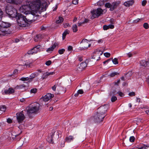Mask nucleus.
I'll list each match as a JSON object with an SVG mask.
<instances>
[{
    "mask_svg": "<svg viewBox=\"0 0 149 149\" xmlns=\"http://www.w3.org/2000/svg\"><path fill=\"white\" fill-rule=\"evenodd\" d=\"M57 86H58L57 85V84H56L53 86L52 87V88L54 91H56V88L57 90Z\"/></svg>",
    "mask_w": 149,
    "mask_h": 149,
    "instance_id": "obj_39",
    "label": "nucleus"
},
{
    "mask_svg": "<svg viewBox=\"0 0 149 149\" xmlns=\"http://www.w3.org/2000/svg\"><path fill=\"white\" fill-rule=\"evenodd\" d=\"M22 112V111L16 114L17 120L19 123H22L25 118Z\"/></svg>",
    "mask_w": 149,
    "mask_h": 149,
    "instance_id": "obj_13",
    "label": "nucleus"
},
{
    "mask_svg": "<svg viewBox=\"0 0 149 149\" xmlns=\"http://www.w3.org/2000/svg\"><path fill=\"white\" fill-rule=\"evenodd\" d=\"M78 60L79 61H83V58L81 56H80L78 57Z\"/></svg>",
    "mask_w": 149,
    "mask_h": 149,
    "instance_id": "obj_60",
    "label": "nucleus"
},
{
    "mask_svg": "<svg viewBox=\"0 0 149 149\" xmlns=\"http://www.w3.org/2000/svg\"><path fill=\"white\" fill-rule=\"evenodd\" d=\"M104 55L105 57H109L110 56V54L109 53L106 52L104 53Z\"/></svg>",
    "mask_w": 149,
    "mask_h": 149,
    "instance_id": "obj_46",
    "label": "nucleus"
},
{
    "mask_svg": "<svg viewBox=\"0 0 149 149\" xmlns=\"http://www.w3.org/2000/svg\"><path fill=\"white\" fill-rule=\"evenodd\" d=\"M54 97L53 94L50 93H47L45 95L40 98V100L44 102H48Z\"/></svg>",
    "mask_w": 149,
    "mask_h": 149,
    "instance_id": "obj_10",
    "label": "nucleus"
},
{
    "mask_svg": "<svg viewBox=\"0 0 149 149\" xmlns=\"http://www.w3.org/2000/svg\"><path fill=\"white\" fill-rule=\"evenodd\" d=\"M6 29L0 27V32H1L0 34H3V35H4V34L7 33V31L6 30Z\"/></svg>",
    "mask_w": 149,
    "mask_h": 149,
    "instance_id": "obj_24",
    "label": "nucleus"
},
{
    "mask_svg": "<svg viewBox=\"0 0 149 149\" xmlns=\"http://www.w3.org/2000/svg\"><path fill=\"white\" fill-rule=\"evenodd\" d=\"M112 62L113 63L115 64H117L118 63V59L116 58H114V59H112Z\"/></svg>",
    "mask_w": 149,
    "mask_h": 149,
    "instance_id": "obj_38",
    "label": "nucleus"
},
{
    "mask_svg": "<svg viewBox=\"0 0 149 149\" xmlns=\"http://www.w3.org/2000/svg\"><path fill=\"white\" fill-rule=\"evenodd\" d=\"M70 33V31L67 29L62 34L63 39L64 40L67 34H69Z\"/></svg>",
    "mask_w": 149,
    "mask_h": 149,
    "instance_id": "obj_25",
    "label": "nucleus"
},
{
    "mask_svg": "<svg viewBox=\"0 0 149 149\" xmlns=\"http://www.w3.org/2000/svg\"><path fill=\"white\" fill-rule=\"evenodd\" d=\"M82 44L81 50L85 49L90 47L91 44H88V40L86 39H83L80 42V44Z\"/></svg>",
    "mask_w": 149,
    "mask_h": 149,
    "instance_id": "obj_12",
    "label": "nucleus"
},
{
    "mask_svg": "<svg viewBox=\"0 0 149 149\" xmlns=\"http://www.w3.org/2000/svg\"><path fill=\"white\" fill-rule=\"evenodd\" d=\"M26 87V86L24 84H22L20 85H17L16 88L17 89H22Z\"/></svg>",
    "mask_w": 149,
    "mask_h": 149,
    "instance_id": "obj_32",
    "label": "nucleus"
},
{
    "mask_svg": "<svg viewBox=\"0 0 149 149\" xmlns=\"http://www.w3.org/2000/svg\"><path fill=\"white\" fill-rule=\"evenodd\" d=\"M40 47L41 46L40 45H37L29 51L27 52V53L29 54H36L38 52L40 51Z\"/></svg>",
    "mask_w": 149,
    "mask_h": 149,
    "instance_id": "obj_11",
    "label": "nucleus"
},
{
    "mask_svg": "<svg viewBox=\"0 0 149 149\" xmlns=\"http://www.w3.org/2000/svg\"><path fill=\"white\" fill-rule=\"evenodd\" d=\"M108 26L109 29H113L114 28V26L113 24H109V25H108Z\"/></svg>",
    "mask_w": 149,
    "mask_h": 149,
    "instance_id": "obj_51",
    "label": "nucleus"
},
{
    "mask_svg": "<svg viewBox=\"0 0 149 149\" xmlns=\"http://www.w3.org/2000/svg\"><path fill=\"white\" fill-rule=\"evenodd\" d=\"M103 53L102 49L99 48L96 49L94 52L93 55L92 57V59H94L95 61L99 60L100 59V56Z\"/></svg>",
    "mask_w": 149,
    "mask_h": 149,
    "instance_id": "obj_7",
    "label": "nucleus"
},
{
    "mask_svg": "<svg viewBox=\"0 0 149 149\" xmlns=\"http://www.w3.org/2000/svg\"><path fill=\"white\" fill-rule=\"evenodd\" d=\"M148 146L146 145H143V146L139 147L138 148V149H147V148H148Z\"/></svg>",
    "mask_w": 149,
    "mask_h": 149,
    "instance_id": "obj_43",
    "label": "nucleus"
},
{
    "mask_svg": "<svg viewBox=\"0 0 149 149\" xmlns=\"http://www.w3.org/2000/svg\"><path fill=\"white\" fill-rule=\"evenodd\" d=\"M57 85L58 86V92L57 93L59 94V92L62 91H63V92L65 93V88L62 86L61 83L58 82L57 83Z\"/></svg>",
    "mask_w": 149,
    "mask_h": 149,
    "instance_id": "obj_15",
    "label": "nucleus"
},
{
    "mask_svg": "<svg viewBox=\"0 0 149 149\" xmlns=\"http://www.w3.org/2000/svg\"><path fill=\"white\" fill-rule=\"evenodd\" d=\"M72 48L73 47L72 46H69L68 47V49L69 51H70L72 50Z\"/></svg>",
    "mask_w": 149,
    "mask_h": 149,
    "instance_id": "obj_57",
    "label": "nucleus"
},
{
    "mask_svg": "<svg viewBox=\"0 0 149 149\" xmlns=\"http://www.w3.org/2000/svg\"><path fill=\"white\" fill-rule=\"evenodd\" d=\"M108 0H100L98 3L99 5L101 6L104 4V3L108 1Z\"/></svg>",
    "mask_w": 149,
    "mask_h": 149,
    "instance_id": "obj_31",
    "label": "nucleus"
},
{
    "mask_svg": "<svg viewBox=\"0 0 149 149\" xmlns=\"http://www.w3.org/2000/svg\"><path fill=\"white\" fill-rule=\"evenodd\" d=\"M134 0H130L125 2L124 3V5L125 6L129 7L132 5L134 3Z\"/></svg>",
    "mask_w": 149,
    "mask_h": 149,
    "instance_id": "obj_19",
    "label": "nucleus"
},
{
    "mask_svg": "<svg viewBox=\"0 0 149 149\" xmlns=\"http://www.w3.org/2000/svg\"><path fill=\"white\" fill-rule=\"evenodd\" d=\"M144 28L146 29H147L149 28V25L147 23H145L143 24Z\"/></svg>",
    "mask_w": 149,
    "mask_h": 149,
    "instance_id": "obj_36",
    "label": "nucleus"
},
{
    "mask_svg": "<svg viewBox=\"0 0 149 149\" xmlns=\"http://www.w3.org/2000/svg\"><path fill=\"white\" fill-rule=\"evenodd\" d=\"M10 26V24L6 22H1L0 23V27L7 29V28Z\"/></svg>",
    "mask_w": 149,
    "mask_h": 149,
    "instance_id": "obj_18",
    "label": "nucleus"
},
{
    "mask_svg": "<svg viewBox=\"0 0 149 149\" xmlns=\"http://www.w3.org/2000/svg\"><path fill=\"white\" fill-rule=\"evenodd\" d=\"M6 13L12 17H17L18 14H17L16 10L14 8L9 7L6 8Z\"/></svg>",
    "mask_w": 149,
    "mask_h": 149,
    "instance_id": "obj_4",
    "label": "nucleus"
},
{
    "mask_svg": "<svg viewBox=\"0 0 149 149\" xmlns=\"http://www.w3.org/2000/svg\"><path fill=\"white\" fill-rule=\"evenodd\" d=\"M33 12L31 10L29 12H28L27 14H25L26 15L24 16L26 19V21L27 22L28 24L29 22H33L34 21L33 18L36 13Z\"/></svg>",
    "mask_w": 149,
    "mask_h": 149,
    "instance_id": "obj_8",
    "label": "nucleus"
},
{
    "mask_svg": "<svg viewBox=\"0 0 149 149\" xmlns=\"http://www.w3.org/2000/svg\"><path fill=\"white\" fill-rule=\"evenodd\" d=\"M118 94L119 95H120L121 97H123L124 96L123 93L120 91L118 92Z\"/></svg>",
    "mask_w": 149,
    "mask_h": 149,
    "instance_id": "obj_53",
    "label": "nucleus"
},
{
    "mask_svg": "<svg viewBox=\"0 0 149 149\" xmlns=\"http://www.w3.org/2000/svg\"><path fill=\"white\" fill-rule=\"evenodd\" d=\"M86 62H82L78 65L77 70L80 71H81L84 70L87 66Z\"/></svg>",
    "mask_w": 149,
    "mask_h": 149,
    "instance_id": "obj_16",
    "label": "nucleus"
},
{
    "mask_svg": "<svg viewBox=\"0 0 149 149\" xmlns=\"http://www.w3.org/2000/svg\"><path fill=\"white\" fill-rule=\"evenodd\" d=\"M37 89L36 88H33L32 89L31 91L30 92L31 93H35L37 92Z\"/></svg>",
    "mask_w": 149,
    "mask_h": 149,
    "instance_id": "obj_44",
    "label": "nucleus"
},
{
    "mask_svg": "<svg viewBox=\"0 0 149 149\" xmlns=\"http://www.w3.org/2000/svg\"><path fill=\"white\" fill-rule=\"evenodd\" d=\"M119 74L118 73L116 72H113L110 74L109 76L111 77H113L116 75H117Z\"/></svg>",
    "mask_w": 149,
    "mask_h": 149,
    "instance_id": "obj_35",
    "label": "nucleus"
},
{
    "mask_svg": "<svg viewBox=\"0 0 149 149\" xmlns=\"http://www.w3.org/2000/svg\"><path fill=\"white\" fill-rule=\"evenodd\" d=\"M55 74V72H47L44 74L42 77V79H44L46 78L49 75H51L54 74Z\"/></svg>",
    "mask_w": 149,
    "mask_h": 149,
    "instance_id": "obj_22",
    "label": "nucleus"
},
{
    "mask_svg": "<svg viewBox=\"0 0 149 149\" xmlns=\"http://www.w3.org/2000/svg\"><path fill=\"white\" fill-rule=\"evenodd\" d=\"M29 9V8L27 5H24L20 7L19 10L21 13L26 14L28 12H29V11H28Z\"/></svg>",
    "mask_w": 149,
    "mask_h": 149,
    "instance_id": "obj_14",
    "label": "nucleus"
},
{
    "mask_svg": "<svg viewBox=\"0 0 149 149\" xmlns=\"http://www.w3.org/2000/svg\"><path fill=\"white\" fill-rule=\"evenodd\" d=\"M147 3V1L146 0H144L142 2V5L143 6H144L146 5Z\"/></svg>",
    "mask_w": 149,
    "mask_h": 149,
    "instance_id": "obj_47",
    "label": "nucleus"
},
{
    "mask_svg": "<svg viewBox=\"0 0 149 149\" xmlns=\"http://www.w3.org/2000/svg\"><path fill=\"white\" fill-rule=\"evenodd\" d=\"M15 92L14 89L12 88H9L8 89H6L4 93H3V94H8L13 93Z\"/></svg>",
    "mask_w": 149,
    "mask_h": 149,
    "instance_id": "obj_17",
    "label": "nucleus"
},
{
    "mask_svg": "<svg viewBox=\"0 0 149 149\" xmlns=\"http://www.w3.org/2000/svg\"><path fill=\"white\" fill-rule=\"evenodd\" d=\"M128 57L130 58L132 56V54L130 52H129L128 54H127Z\"/></svg>",
    "mask_w": 149,
    "mask_h": 149,
    "instance_id": "obj_58",
    "label": "nucleus"
},
{
    "mask_svg": "<svg viewBox=\"0 0 149 149\" xmlns=\"http://www.w3.org/2000/svg\"><path fill=\"white\" fill-rule=\"evenodd\" d=\"M103 42V40L102 39H101L98 40V42L99 43H102Z\"/></svg>",
    "mask_w": 149,
    "mask_h": 149,
    "instance_id": "obj_62",
    "label": "nucleus"
},
{
    "mask_svg": "<svg viewBox=\"0 0 149 149\" xmlns=\"http://www.w3.org/2000/svg\"><path fill=\"white\" fill-rule=\"evenodd\" d=\"M52 61L50 60L47 61L45 63V64L47 65H49L51 63Z\"/></svg>",
    "mask_w": 149,
    "mask_h": 149,
    "instance_id": "obj_48",
    "label": "nucleus"
},
{
    "mask_svg": "<svg viewBox=\"0 0 149 149\" xmlns=\"http://www.w3.org/2000/svg\"><path fill=\"white\" fill-rule=\"evenodd\" d=\"M79 94H82L84 92L82 89H80L77 91Z\"/></svg>",
    "mask_w": 149,
    "mask_h": 149,
    "instance_id": "obj_52",
    "label": "nucleus"
},
{
    "mask_svg": "<svg viewBox=\"0 0 149 149\" xmlns=\"http://www.w3.org/2000/svg\"><path fill=\"white\" fill-rule=\"evenodd\" d=\"M117 100V98L115 96H113L112 97L111 99V101L113 102L116 101Z\"/></svg>",
    "mask_w": 149,
    "mask_h": 149,
    "instance_id": "obj_41",
    "label": "nucleus"
},
{
    "mask_svg": "<svg viewBox=\"0 0 149 149\" xmlns=\"http://www.w3.org/2000/svg\"><path fill=\"white\" fill-rule=\"evenodd\" d=\"M29 79V78L28 77H22L19 80L22 81H27Z\"/></svg>",
    "mask_w": 149,
    "mask_h": 149,
    "instance_id": "obj_40",
    "label": "nucleus"
},
{
    "mask_svg": "<svg viewBox=\"0 0 149 149\" xmlns=\"http://www.w3.org/2000/svg\"><path fill=\"white\" fill-rule=\"evenodd\" d=\"M6 108V107L5 106H2L0 107V115L5 112Z\"/></svg>",
    "mask_w": 149,
    "mask_h": 149,
    "instance_id": "obj_27",
    "label": "nucleus"
},
{
    "mask_svg": "<svg viewBox=\"0 0 149 149\" xmlns=\"http://www.w3.org/2000/svg\"><path fill=\"white\" fill-rule=\"evenodd\" d=\"M7 122L8 123H10L12 122V120L8 118L7 119Z\"/></svg>",
    "mask_w": 149,
    "mask_h": 149,
    "instance_id": "obj_59",
    "label": "nucleus"
},
{
    "mask_svg": "<svg viewBox=\"0 0 149 149\" xmlns=\"http://www.w3.org/2000/svg\"><path fill=\"white\" fill-rule=\"evenodd\" d=\"M40 104L35 102L29 108L27 111L29 113H36L40 109Z\"/></svg>",
    "mask_w": 149,
    "mask_h": 149,
    "instance_id": "obj_3",
    "label": "nucleus"
},
{
    "mask_svg": "<svg viewBox=\"0 0 149 149\" xmlns=\"http://www.w3.org/2000/svg\"><path fill=\"white\" fill-rule=\"evenodd\" d=\"M65 51V49H61L58 50V52L60 54H63L64 52Z\"/></svg>",
    "mask_w": 149,
    "mask_h": 149,
    "instance_id": "obj_37",
    "label": "nucleus"
},
{
    "mask_svg": "<svg viewBox=\"0 0 149 149\" xmlns=\"http://www.w3.org/2000/svg\"><path fill=\"white\" fill-rule=\"evenodd\" d=\"M104 118L103 115H100V113L97 112L93 116L92 119L96 123H100L102 122Z\"/></svg>",
    "mask_w": 149,
    "mask_h": 149,
    "instance_id": "obj_6",
    "label": "nucleus"
},
{
    "mask_svg": "<svg viewBox=\"0 0 149 149\" xmlns=\"http://www.w3.org/2000/svg\"><path fill=\"white\" fill-rule=\"evenodd\" d=\"M38 74L37 72H35L32 73L30 76V79H32L35 77H37L38 75Z\"/></svg>",
    "mask_w": 149,
    "mask_h": 149,
    "instance_id": "obj_28",
    "label": "nucleus"
},
{
    "mask_svg": "<svg viewBox=\"0 0 149 149\" xmlns=\"http://www.w3.org/2000/svg\"><path fill=\"white\" fill-rule=\"evenodd\" d=\"M78 0H73L72 3L73 4L76 5L78 3Z\"/></svg>",
    "mask_w": 149,
    "mask_h": 149,
    "instance_id": "obj_49",
    "label": "nucleus"
},
{
    "mask_svg": "<svg viewBox=\"0 0 149 149\" xmlns=\"http://www.w3.org/2000/svg\"><path fill=\"white\" fill-rule=\"evenodd\" d=\"M145 112L147 114L149 115V108L145 110Z\"/></svg>",
    "mask_w": 149,
    "mask_h": 149,
    "instance_id": "obj_63",
    "label": "nucleus"
},
{
    "mask_svg": "<svg viewBox=\"0 0 149 149\" xmlns=\"http://www.w3.org/2000/svg\"><path fill=\"white\" fill-rule=\"evenodd\" d=\"M72 29L73 32H76L77 31V27L76 24H74L72 26Z\"/></svg>",
    "mask_w": 149,
    "mask_h": 149,
    "instance_id": "obj_30",
    "label": "nucleus"
},
{
    "mask_svg": "<svg viewBox=\"0 0 149 149\" xmlns=\"http://www.w3.org/2000/svg\"><path fill=\"white\" fill-rule=\"evenodd\" d=\"M108 108L109 105L107 104L102 106L98 109L97 112L100 113V115H103L105 117L106 116L105 113Z\"/></svg>",
    "mask_w": 149,
    "mask_h": 149,
    "instance_id": "obj_9",
    "label": "nucleus"
},
{
    "mask_svg": "<svg viewBox=\"0 0 149 149\" xmlns=\"http://www.w3.org/2000/svg\"><path fill=\"white\" fill-rule=\"evenodd\" d=\"M7 2L12 4L17 5L19 3V0H6Z\"/></svg>",
    "mask_w": 149,
    "mask_h": 149,
    "instance_id": "obj_21",
    "label": "nucleus"
},
{
    "mask_svg": "<svg viewBox=\"0 0 149 149\" xmlns=\"http://www.w3.org/2000/svg\"><path fill=\"white\" fill-rule=\"evenodd\" d=\"M103 10L101 8H98L97 9L93 10L91 12L92 16L91 18L94 19L95 18L97 17L102 14Z\"/></svg>",
    "mask_w": 149,
    "mask_h": 149,
    "instance_id": "obj_5",
    "label": "nucleus"
},
{
    "mask_svg": "<svg viewBox=\"0 0 149 149\" xmlns=\"http://www.w3.org/2000/svg\"><path fill=\"white\" fill-rule=\"evenodd\" d=\"M63 21V18L61 17H59V19L56 21V23L57 24L60 23L62 22Z\"/></svg>",
    "mask_w": 149,
    "mask_h": 149,
    "instance_id": "obj_34",
    "label": "nucleus"
},
{
    "mask_svg": "<svg viewBox=\"0 0 149 149\" xmlns=\"http://www.w3.org/2000/svg\"><path fill=\"white\" fill-rule=\"evenodd\" d=\"M17 17V22L19 26L24 27L27 25V22L26 21L25 18L22 14H18Z\"/></svg>",
    "mask_w": 149,
    "mask_h": 149,
    "instance_id": "obj_2",
    "label": "nucleus"
},
{
    "mask_svg": "<svg viewBox=\"0 0 149 149\" xmlns=\"http://www.w3.org/2000/svg\"><path fill=\"white\" fill-rule=\"evenodd\" d=\"M41 2L40 0H35L30 2L29 7L31 11L36 13L40 8Z\"/></svg>",
    "mask_w": 149,
    "mask_h": 149,
    "instance_id": "obj_1",
    "label": "nucleus"
},
{
    "mask_svg": "<svg viewBox=\"0 0 149 149\" xmlns=\"http://www.w3.org/2000/svg\"><path fill=\"white\" fill-rule=\"evenodd\" d=\"M26 98H22L20 100V101L22 102H25L26 101Z\"/></svg>",
    "mask_w": 149,
    "mask_h": 149,
    "instance_id": "obj_50",
    "label": "nucleus"
},
{
    "mask_svg": "<svg viewBox=\"0 0 149 149\" xmlns=\"http://www.w3.org/2000/svg\"><path fill=\"white\" fill-rule=\"evenodd\" d=\"M135 140V138L134 136H130V141L131 142H134Z\"/></svg>",
    "mask_w": 149,
    "mask_h": 149,
    "instance_id": "obj_42",
    "label": "nucleus"
},
{
    "mask_svg": "<svg viewBox=\"0 0 149 149\" xmlns=\"http://www.w3.org/2000/svg\"><path fill=\"white\" fill-rule=\"evenodd\" d=\"M111 59H108V60H106V61H104L103 62V63H104V64H105V63H108V62H109V61H111Z\"/></svg>",
    "mask_w": 149,
    "mask_h": 149,
    "instance_id": "obj_61",
    "label": "nucleus"
},
{
    "mask_svg": "<svg viewBox=\"0 0 149 149\" xmlns=\"http://www.w3.org/2000/svg\"><path fill=\"white\" fill-rule=\"evenodd\" d=\"M18 70L17 69L15 70L13 72L14 74H17L18 73Z\"/></svg>",
    "mask_w": 149,
    "mask_h": 149,
    "instance_id": "obj_64",
    "label": "nucleus"
},
{
    "mask_svg": "<svg viewBox=\"0 0 149 149\" xmlns=\"http://www.w3.org/2000/svg\"><path fill=\"white\" fill-rule=\"evenodd\" d=\"M56 45L55 44L53 45L52 47L48 48L47 50V52H50L51 51H52L56 47Z\"/></svg>",
    "mask_w": 149,
    "mask_h": 149,
    "instance_id": "obj_29",
    "label": "nucleus"
},
{
    "mask_svg": "<svg viewBox=\"0 0 149 149\" xmlns=\"http://www.w3.org/2000/svg\"><path fill=\"white\" fill-rule=\"evenodd\" d=\"M135 94L134 92H130L129 93V95L130 96H134L135 95Z\"/></svg>",
    "mask_w": 149,
    "mask_h": 149,
    "instance_id": "obj_55",
    "label": "nucleus"
},
{
    "mask_svg": "<svg viewBox=\"0 0 149 149\" xmlns=\"http://www.w3.org/2000/svg\"><path fill=\"white\" fill-rule=\"evenodd\" d=\"M111 4L108 3H106L105 4V6L106 8H110L111 7Z\"/></svg>",
    "mask_w": 149,
    "mask_h": 149,
    "instance_id": "obj_45",
    "label": "nucleus"
},
{
    "mask_svg": "<svg viewBox=\"0 0 149 149\" xmlns=\"http://www.w3.org/2000/svg\"><path fill=\"white\" fill-rule=\"evenodd\" d=\"M118 3L116 2L113 3L112 4H111V7L110 8L111 10H113L114 9L116 8L118 6Z\"/></svg>",
    "mask_w": 149,
    "mask_h": 149,
    "instance_id": "obj_23",
    "label": "nucleus"
},
{
    "mask_svg": "<svg viewBox=\"0 0 149 149\" xmlns=\"http://www.w3.org/2000/svg\"><path fill=\"white\" fill-rule=\"evenodd\" d=\"M141 66L143 67H146L147 66H149V61H147L145 60H142L140 62Z\"/></svg>",
    "mask_w": 149,
    "mask_h": 149,
    "instance_id": "obj_20",
    "label": "nucleus"
},
{
    "mask_svg": "<svg viewBox=\"0 0 149 149\" xmlns=\"http://www.w3.org/2000/svg\"><path fill=\"white\" fill-rule=\"evenodd\" d=\"M54 135V134H53L51 136V137H49L48 139V141L50 143H53V139L52 137V136Z\"/></svg>",
    "mask_w": 149,
    "mask_h": 149,
    "instance_id": "obj_33",
    "label": "nucleus"
},
{
    "mask_svg": "<svg viewBox=\"0 0 149 149\" xmlns=\"http://www.w3.org/2000/svg\"><path fill=\"white\" fill-rule=\"evenodd\" d=\"M74 137L72 136H70L66 138V141L68 142H70L72 141L73 140Z\"/></svg>",
    "mask_w": 149,
    "mask_h": 149,
    "instance_id": "obj_26",
    "label": "nucleus"
},
{
    "mask_svg": "<svg viewBox=\"0 0 149 149\" xmlns=\"http://www.w3.org/2000/svg\"><path fill=\"white\" fill-rule=\"evenodd\" d=\"M140 20V19H139V18L137 19H136L134 20L133 22H134V23H136L138 22H139Z\"/></svg>",
    "mask_w": 149,
    "mask_h": 149,
    "instance_id": "obj_56",
    "label": "nucleus"
},
{
    "mask_svg": "<svg viewBox=\"0 0 149 149\" xmlns=\"http://www.w3.org/2000/svg\"><path fill=\"white\" fill-rule=\"evenodd\" d=\"M103 28L104 30H107L109 29L108 25H104L103 26Z\"/></svg>",
    "mask_w": 149,
    "mask_h": 149,
    "instance_id": "obj_54",
    "label": "nucleus"
}]
</instances>
